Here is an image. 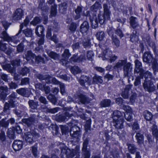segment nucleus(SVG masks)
<instances>
[{"instance_id": "nucleus-49", "label": "nucleus", "mask_w": 158, "mask_h": 158, "mask_svg": "<svg viewBox=\"0 0 158 158\" xmlns=\"http://www.w3.org/2000/svg\"><path fill=\"white\" fill-rule=\"evenodd\" d=\"M71 55V54L69 52V50L68 49H65L62 54V58L65 59H68Z\"/></svg>"}, {"instance_id": "nucleus-40", "label": "nucleus", "mask_w": 158, "mask_h": 158, "mask_svg": "<svg viewBox=\"0 0 158 158\" xmlns=\"http://www.w3.org/2000/svg\"><path fill=\"white\" fill-rule=\"evenodd\" d=\"M47 98L53 104H55L56 103L57 99L54 95L50 94Z\"/></svg>"}, {"instance_id": "nucleus-53", "label": "nucleus", "mask_w": 158, "mask_h": 158, "mask_svg": "<svg viewBox=\"0 0 158 158\" xmlns=\"http://www.w3.org/2000/svg\"><path fill=\"white\" fill-rule=\"evenodd\" d=\"M29 22V19L28 17H26L24 21V22L22 23L20 25V29L19 31L21 32V30L23 26H26L28 24Z\"/></svg>"}, {"instance_id": "nucleus-24", "label": "nucleus", "mask_w": 158, "mask_h": 158, "mask_svg": "<svg viewBox=\"0 0 158 158\" xmlns=\"http://www.w3.org/2000/svg\"><path fill=\"white\" fill-rule=\"evenodd\" d=\"M47 53L49 57L54 60H57L59 59V55L54 52L47 50Z\"/></svg>"}, {"instance_id": "nucleus-50", "label": "nucleus", "mask_w": 158, "mask_h": 158, "mask_svg": "<svg viewBox=\"0 0 158 158\" xmlns=\"http://www.w3.org/2000/svg\"><path fill=\"white\" fill-rule=\"evenodd\" d=\"M103 8L104 14L106 15V18H108L109 17V9L107 4L106 3L104 4L103 5Z\"/></svg>"}, {"instance_id": "nucleus-11", "label": "nucleus", "mask_w": 158, "mask_h": 158, "mask_svg": "<svg viewBox=\"0 0 158 158\" xmlns=\"http://www.w3.org/2000/svg\"><path fill=\"white\" fill-rule=\"evenodd\" d=\"M23 15V10L21 9H18L16 10L14 13L12 19L15 20H18L20 19Z\"/></svg>"}, {"instance_id": "nucleus-52", "label": "nucleus", "mask_w": 158, "mask_h": 158, "mask_svg": "<svg viewBox=\"0 0 158 158\" xmlns=\"http://www.w3.org/2000/svg\"><path fill=\"white\" fill-rule=\"evenodd\" d=\"M38 8L41 10L42 11L46 12L47 10V8L45 6L44 2H40L39 4Z\"/></svg>"}, {"instance_id": "nucleus-12", "label": "nucleus", "mask_w": 158, "mask_h": 158, "mask_svg": "<svg viewBox=\"0 0 158 158\" xmlns=\"http://www.w3.org/2000/svg\"><path fill=\"white\" fill-rule=\"evenodd\" d=\"M127 62V59L124 60H119L114 66V69L115 70H121Z\"/></svg>"}, {"instance_id": "nucleus-17", "label": "nucleus", "mask_w": 158, "mask_h": 158, "mask_svg": "<svg viewBox=\"0 0 158 158\" xmlns=\"http://www.w3.org/2000/svg\"><path fill=\"white\" fill-rule=\"evenodd\" d=\"M135 138L138 144L141 145L144 143V136L143 134L140 131H138L136 133Z\"/></svg>"}, {"instance_id": "nucleus-30", "label": "nucleus", "mask_w": 158, "mask_h": 158, "mask_svg": "<svg viewBox=\"0 0 158 158\" xmlns=\"http://www.w3.org/2000/svg\"><path fill=\"white\" fill-rule=\"evenodd\" d=\"M143 116L144 119L147 121H151L152 119L153 115L151 112L148 110H146Z\"/></svg>"}, {"instance_id": "nucleus-60", "label": "nucleus", "mask_w": 158, "mask_h": 158, "mask_svg": "<svg viewBox=\"0 0 158 158\" xmlns=\"http://www.w3.org/2000/svg\"><path fill=\"white\" fill-rule=\"evenodd\" d=\"M132 129L133 130H138L140 128L138 121H135L132 125Z\"/></svg>"}, {"instance_id": "nucleus-29", "label": "nucleus", "mask_w": 158, "mask_h": 158, "mask_svg": "<svg viewBox=\"0 0 158 158\" xmlns=\"http://www.w3.org/2000/svg\"><path fill=\"white\" fill-rule=\"evenodd\" d=\"M137 31L136 30H133V32L130 35V40L132 42H136L138 40V37L137 35Z\"/></svg>"}, {"instance_id": "nucleus-35", "label": "nucleus", "mask_w": 158, "mask_h": 158, "mask_svg": "<svg viewBox=\"0 0 158 158\" xmlns=\"http://www.w3.org/2000/svg\"><path fill=\"white\" fill-rule=\"evenodd\" d=\"M96 36L98 40L101 41L103 40L105 38V34L104 32L101 31L97 33L96 35Z\"/></svg>"}, {"instance_id": "nucleus-38", "label": "nucleus", "mask_w": 158, "mask_h": 158, "mask_svg": "<svg viewBox=\"0 0 158 158\" xmlns=\"http://www.w3.org/2000/svg\"><path fill=\"white\" fill-rule=\"evenodd\" d=\"M71 72L74 75L76 74L81 72V70L77 66H74L70 69Z\"/></svg>"}, {"instance_id": "nucleus-10", "label": "nucleus", "mask_w": 158, "mask_h": 158, "mask_svg": "<svg viewBox=\"0 0 158 158\" xmlns=\"http://www.w3.org/2000/svg\"><path fill=\"white\" fill-rule=\"evenodd\" d=\"M129 19L130 27L133 30H135L136 28L139 26L137 18L135 17L132 16L130 17Z\"/></svg>"}, {"instance_id": "nucleus-6", "label": "nucleus", "mask_w": 158, "mask_h": 158, "mask_svg": "<svg viewBox=\"0 0 158 158\" xmlns=\"http://www.w3.org/2000/svg\"><path fill=\"white\" fill-rule=\"evenodd\" d=\"M89 140L85 139L83 143L82 147L81 149V155H78L76 156L74 158H89L90 156V150L88 148Z\"/></svg>"}, {"instance_id": "nucleus-1", "label": "nucleus", "mask_w": 158, "mask_h": 158, "mask_svg": "<svg viewBox=\"0 0 158 158\" xmlns=\"http://www.w3.org/2000/svg\"><path fill=\"white\" fill-rule=\"evenodd\" d=\"M115 102L125 111V113H122L119 110H115L112 115L113 125L116 129L114 134H116L119 138L121 139L125 137V135L124 130H121L124 128L123 124L125 122L124 117L127 121H132L133 120V110L130 106L124 105L125 101L121 97L116 98Z\"/></svg>"}, {"instance_id": "nucleus-13", "label": "nucleus", "mask_w": 158, "mask_h": 158, "mask_svg": "<svg viewBox=\"0 0 158 158\" xmlns=\"http://www.w3.org/2000/svg\"><path fill=\"white\" fill-rule=\"evenodd\" d=\"M28 104L30 108V111L33 112L35 110H37V107L39 106L38 102L30 100L28 102Z\"/></svg>"}, {"instance_id": "nucleus-57", "label": "nucleus", "mask_w": 158, "mask_h": 158, "mask_svg": "<svg viewBox=\"0 0 158 158\" xmlns=\"http://www.w3.org/2000/svg\"><path fill=\"white\" fill-rule=\"evenodd\" d=\"M40 18L35 17L34 19L31 22L30 24L34 26H35L37 24L40 23Z\"/></svg>"}, {"instance_id": "nucleus-31", "label": "nucleus", "mask_w": 158, "mask_h": 158, "mask_svg": "<svg viewBox=\"0 0 158 158\" xmlns=\"http://www.w3.org/2000/svg\"><path fill=\"white\" fill-rule=\"evenodd\" d=\"M109 17L106 18V15L103 14V15H101L98 16V19L99 23L101 24H105L108 21Z\"/></svg>"}, {"instance_id": "nucleus-9", "label": "nucleus", "mask_w": 158, "mask_h": 158, "mask_svg": "<svg viewBox=\"0 0 158 158\" xmlns=\"http://www.w3.org/2000/svg\"><path fill=\"white\" fill-rule=\"evenodd\" d=\"M61 153L63 154H64L68 158L73 157L75 153V150H71L65 147H61Z\"/></svg>"}, {"instance_id": "nucleus-23", "label": "nucleus", "mask_w": 158, "mask_h": 158, "mask_svg": "<svg viewBox=\"0 0 158 158\" xmlns=\"http://www.w3.org/2000/svg\"><path fill=\"white\" fill-rule=\"evenodd\" d=\"M35 56L31 51L29 50L27 51L25 54V58L27 60L33 61V60L35 58Z\"/></svg>"}, {"instance_id": "nucleus-48", "label": "nucleus", "mask_w": 158, "mask_h": 158, "mask_svg": "<svg viewBox=\"0 0 158 158\" xmlns=\"http://www.w3.org/2000/svg\"><path fill=\"white\" fill-rule=\"evenodd\" d=\"M48 75H44L38 74L35 75V77L40 80H45L47 83V79L48 78Z\"/></svg>"}, {"instance_id": "nucleus-64", "label": "nucleus", "mask_w": 158, "mask_h": 158, "mask_svg": "<svg viewBox=\"0 0 158 158\" xmlns=\"http://www.w3.org/2000/svg\"><path fill=\"white\" fill-rule=\"evenodd\" d=\"M29 72V69L25 67L23 68L20 72V73L21 74L23 75V76L25 75L27 73H28Z\"/></svg>"}, {"instance_id": "nucleus-42", "label": "nucleus", "mask_w": 158, "mask_h": 158, "mask_svg": "<svg viewBox=\"0 0 158 158\" xmlns=\"http://www.w3.org/2000/svg\"><path fill=\"white\" fill-rule=\"evenodd\" d=\"M15 133V131L13 127L12 128H10L8 129L7 134L8 137L10 139H14V138Z\"/></svg>"}, {"instance_id": "nucleus-37", "label": "nucleus", "mask_w": 158, "mask_h": 158, "mask_svg": "<svg viewBox=\"0 0 158 158\" xmlns=\"http://www.w3.org/2000/svg\"><path fill=\"white\" fill-rule=\"evenodd\" d=\"M31 152L34 156L35 157H37L39 154V152H38L37 150V146L36 144H35L32 146L31 148Z\"/></svg>"}, {"instance_id": "nucleus-19", "label": "nucleus", "mask_w": 158, "mask_h": 158, "mask_svg": "<svg viewBox=\"0 0 158 158\" xmlns=\"http://www.w3.org/2000/svg\"><path fill=\"white\" fill-rule=\"evenodd\" d=\"M89 28V25L87 22L84 21L80 27V31L82 33H86Z\"/></svg>"}, {"instance_id": "nucleus-59", "label": "nucleus", "mask_w": 158, "mask_h": 158, "mask_svg": "<svg viewBox=\"0 0 158 158\" xmlns=\"http://www.w3.org/2000/svg\"><path fill=\"white\" fill-rule=\"evenodd\" d=\"M35 61L37 63H42L44 64L45 61L44 60V59L40 56H38L36 57L35 56Z\"/></svg>"}, {"instance_id": "nucleus-43", "label": "nucleus", "mask_w": 158, "mask_h": 158, "mask_svg": "<svg viewBox=\"0 0 158 158\" xmlns=\"http://www.w3.org/2000/svg\"><path fill=\"white\" fill-rule=\"evenodd\" d=\"M93 83L94 84L101 83L102 82L101 77L96 75L93 77Z\"/></svg>"}, {"instance_id": "nucleus-45", "label": "nucleus", "mask_w": 158, "mask_h": 158, "mask_svg": "<svg viewBox=\"0 0 158 158\" xmlns=\"http://www.w3.org/2000/svg\"><path fill=\"white\" fill-rule=\"evenodd\" d=\"M110 4H111V6L115 10L117 9L119 7L118 2L115 0H110L109 2V5Z\"/></svg>"}, {"instance_id": "nucleus-27", "label": "nucleus", "mask_w": 158, "mask_h": 158, "mask_svg": "<svg viewBox=\"0 0 158 158\" xmlns=\"http://www.w3.org/2000/svg\"><path fill=\"white\" fill-rule=\"evenodd\" d=\"M112 44L114 48H118L120 46V41L116 37H115L112 36Z\"/></svg>"}, {"instance_id": "nucleus-32", "label": "nucleus", "mask_w": 158, "mask_h": 158, "mask_svg": "<svg viewBox=\"0 0 158 158\" xmlns=\"http://www.w3.org/2000/svg\"><path fill=\"white\" fill-rule=\"evenodd\" d=\"M26 42V41L23 40L17 46L16 50L18 52H23L25 46L24 44Z\"/></svg>"}, {"instance_id": "nucleus-21", "label": "nucleus", "mask_w": 158, "mask_h": 158, "mask_svg": "<svg viewBox=\"0 0 158 158\" xmlns=\"http://www.w3.org/2000/svg\"><path fill=\"white\" fill-rule=\"evenodd\" d=\"M82 7L80 6H78L75 10L74 11L76 13V15L74 16L75 20H77L80 18L82 14Z\"/></svg>"}, {"instance_id": "nucleus-41", "label": "nucleus", "mask_w": 158, "mask_h": 158, "mask_svg": "<svg viewBox=\"0 0 158 158\" xmlns=\"http://www.w3.org/2000/svg\"><path fill=\"white\" fill-rule=\"evenodd\" d=\"M27 89L22 88L16 90L17 93L25 97L27 96Z\"/></svg>"}, {"instance_id": "nucleus-33", "label": "nucleus", "mask_w": 158, "mask_h": 158, "mask_svg": "<svg viewBox=\"0 0 158 158\" xmlns=\"http://www.w3.org/2000/svg\"><path fill=\"white\" fill-rule=\"evenodd\" d=\"M59 82L55 78L52 77L49 75L47 79V83L48 84L53 83L55 84H58Z\"/></svg>"}, {"instance_id": "nucleus-5", "label": "nucleus", "mask_w": 158, "mask_h": 158, "mask_svg": "<svg viewBox=\"0 0 158 158\" xmlns=\"http://www.w3.org/2000/svg\"><path fill=\"white\" fill-rule=\"evenodd\" d=\"M21 33V31H19L18 33L14 36L12 37L9 36L6 31L0 34V37L3 39L4 41L10 43V44L13 47L15 46V44H16L19 41L18 39H16V36H18Z\"/></svg>"}, {"instance_id": "nucleus-25", "label": "nucleus", "mask_w": 158, "mask_h": 158, "mask_svg": "<svg viewBox=\"0 0 158 158\" xmlns=\"http://www.w3.org/2000/svg\"><path fill=\"white\" fill-rule=\"evenodd\" d=\"M91 119H89L86 121L85 125V133L90 134L91 133Z\"/></svg>"}, {"instance_id": "nucleus-46", "label": "nucleus", "mask_w": 158, "mask_h": 158, "mask_svg": "<svg viewBox=\"0 0 158 158\" xmlns=\"http://www.w3.org/2000/svg\"><path fill=\"white\" fill-rule=\"evenodd\" d=\"M56 5L54 4L52 6L51 9V15L52 16H55L56 14Z\"/></svg>"}, {"instance_id": "nucleus-36", "label": "nucleus", "mask_w": 158, "mask_h": 158, "mask_svg": "<svg viewBox=\"0 0 158 158\" xmlns=\"http://www.w3.org/2000/svg\"><path fill=\"white\" fill-rule=\"evenodd\" d=\"M67 5L65 3L61 4L59 5V11L61 13L64 14L67 10Z\"/></svg>"}, {"instance_id": "nucleus-47", "label": "nucleus", "mask_w": 158, "mask_h": 158, "mask_svg": "<svg viewBox=\"0 0 158 158\" xmlns=\"http://www.w3.org/2000/svg\"><path fill=\"white\" fill-rule=\"evenodd\" d=\"M3 68L5 70L9 71L10 72H13L14 70V67L13 65L11 66L10 64H7L5 65L4 67Z\"/></svg>"}, {"instance_id": "nucleus-2", "label": "nucleus", "mask_w": 158, "mask_h": 158, "mask_svg": "<svg viewBox=\"0 0 158 158\" xmlns=\"http://www.w3.org/2000/svg\"><path fill=\"white\" fill-rule=\"evenodd\" d=\"M135 68L134 73H139V76H137L135 80L134 85L137 86L141 84V79H143L145 77L146 75H149L150 72L147 71H145L142 68V64L141 62L138 60H136L135 61Z\"/></svg>"}, {"instance_id": "nucleus-28", "label": "nucleus", "mask_w": 158, "mask_h": 158, "mask_svg": "<svg viewBox=\"0 0 158 158\" xmlns=\"http://www.w3.org/2000/svg\"><path fill=\"white\" fill-rule=\"evenodd\" d=\"M158 14L157 13H156V14H155V17L153 19V20L152 22V26L154 27V36L155 39L156 38V32L157 29V28L156 27V22L157 19L158 17Z\"/></svg>"}, {"instance_id": "nucleus-22", "label": "nucleus", "mask_w": 158, "mask_h": 158, "mask_svg": "<svg viewBox=\"0 0 158 158\" xmlns=\"http://www.w3.org/2000/svg\"><path fill=\"white\" fill-rule=\"evenodd\" d=\"M131 64L130 63H127L123 68L124 74L125 76H128L129 75V70L131 68Z\"/></svg>"}, {"instance_id": "nucleus-8", "label": "nucleus", "mask_w": 158, "mask_h": 158, "mask_svg": "<svg viewBox=\"0 0 158 158\" xmlns=\"http://www.w3.org/2000/svg\"><path fill=\"white\" fill-rule=\"evenodd\" d=\"M73 101L75 103H80L83 104H87L89 102V100L85 96L81 94H78Z\"/></svg>"}, {"instance_id": "nucleus-39", "label": "nucleus", "mask_w": 158, "mask_h": 158, "mask_svg": "<svg viewBox=\"0 0 158 158\" xmlns=\"http://www.w3.org/2000/svg\"><path fill=\"white\" fill-rule=\"evenodd\" d=\"M129 152L131 154H134L136 152V148L134 144H129L128 146Z\"/></svg>"}, {"instance_id": "nucleus-20", "label": "nucleus", "mask_w": 158, "mask_h": 158, "mask_svg": "<svg viewBox=\"0 0 158 158\" xmlns=\"http://www.w3.org/2000/svg\"><path fill=\"white\" fill-rule=\"evenodd\" d=\"M44 30V27L42 25L38 26L35 28V33L39 37L44 36L43 34Z\"/></svg>"}, {"instance_id": "nucleus-16", "label": "nucleus", "mask_w": 158, "mask_h": 158, "mask_svg": "<svg viewBox=\"0 0 158 158\" xmlns=\"http://www.w3.org/2000/svg\"><path fill=\"white\" fill-rule=\"evenodd\" d=\"M151 129L153 137L156 139V143H158V129L157 126L153 124Z\"/></svg>"}, {"instance_id": "nucleus-14", "label": "nucleus", "mask_w": 158, "mask_h": 158, "mask_svg": "<svg viewBox=\"0 0 158 158\" xmlns=\"http://www.w3.org/2000/svg\"><path fill=\"white\" fill-rule=\"evenodd\" d=\"M35 115H32L28 118H25L22 120V122L29 126L32 125L35 121Z\"/></svg>"}, {"instance_id": "nucleus-55", "label": "nucleus", "mask_w": 158, "mask_h": 158, "mask_svg": "<svg viewBox=\"0 0 158 158\" xmlns=\"http://www.w3.org/2000/svg\"><path fill=\"white\" fill-rule=\"evenodd\" d=\"M101 6V4L98 2H96L91 7V10L94 11H96Z\"/></svg>"}, {"instance_id": "nucleus-62", "label": "nucleus", "mask_w": 158, "mask_h": 158, "mask_svg": "<svg viewBox=\"0 0 158 158\" xmlns=\"http://www.w3.org/2000/svg\"><path fill=\"white\" fill-rule=\"evenodd\" d=\"M82 44L85 48L89 47L90 46V43L88 39H84L83 40Z\"/></svg>"}, {"instance_id": "nucleus-3", "label": "nucleus", "mask_w": 158, "mask_h": 158, "mask_svg": "<svg viewBox=\"0 0 158 158\" xmlns=\"http://www.w3.org/2000/svg\"><path fill=\"white\" fill-rule=\"evenodd\" d=\"M74 122V121H73L69 123V126L71 127L70 134L72 138L75 140V141L78 142L80 139L81 134L79 127L75 125L73 126V123Z\"/></svg>"}, {"instance_id": "nucleus-44", "label": "nucleus", "mask_w": 158, "mask_h": 158, "mask_svg": "<svg viewBox=\"0 0 158 158\" xmlns=\"http://www.w3.org/2000/svg\"><path fill=\"white\" fill-rule=\"evenodd\" d=\"M77 26L76 23L72 22L69 26V30L72 32H74L76 30Z\"/></svg>"}, {"instance_id": "nucleus-26", "label": "nucleus", "mask_w": 158, "mask_h": 158, "mask_svg": "<svg viewBox=\"0 0 158 158\" xmlns=\"http://www.w3.org/2000/svg\"><path fill=\"white\" fill-rule=\"evenodd\" d=\"M15 102L14 100L9 99L8 103L6 102L5 104L4 110H5L10 107H14L15 106Z\"/></svg>"}, {"instance_id": "nucleus-58", "label": "nucleus", "mask_w": 158, "mask_h": 158, "mask_svg": "<svg viewBox=\"0 0 158 158\" xmlns=\"http://www.w3.org/2000/svg\"><path fill=\"white\" fill-rule=\"evenodd\" d=\"M115 33L121 38L123 37L124 35L122 30L120 28L117 29L115 31Z\"/></svg>"}, {"instance_id": "nucleus-15", "label": "nucleus", "mask_w": 158, "mask_h": 158, "mask_svg": "<svg viewBox=\"0 0 158 158\" xmlns=\"http://www.w3.org/2000/svg\"><path fill=\"white\" fill-rule=\"evenodd\" d=\"M143 57V61L148 63L152 61L153 56L150 52H146L144 53Z\"/></svg>"}, {"instance_id": "nucleus-56", "label": "nucleus", "mask_w": 158, "mask_h": 158, "mask_svg": "<svg viewBox=\"0 0 158 158\" xmlns=\"http://www.w3.org/2000/svg\"><path fill=\"white\" fill-rule=\"evenodd\" d=\"M152 68L154 72L158 70V63L157 61H154L152 64Z\"/></svg>"}, {"instance_id": "nucleus-18", "label": "nucleus", "mask_w": 158, "mask_h": 158, "mask_svg": "<svg viewBox=\"0 0 158 158\" xmlns=\"http://www.w3.org/2000/svg\"><path fill=\"white\" fill-rule=\"evenodd\" d=\"M22 142L19 140H16L14 141L12 147L15 151H19L20 150L22 147Z\"/></svg>"}, {"instance_id": "nucleus-51", "label": "nucleus", "mask_w": 158, "mask_h": 158, "mask_svg": "<svg viewBox=\"0 0 158 158\" xmlns=\"http://www.w3.org/2000/svg\"><path fill=\"white\" fill-rule=\"evenodd\" d=\"M23 33L27 37H31L32 35V31L30 29H27L23 31Z\"/></svg>"}, {"instance_id": "nucleus-4", "label": "nucleus", "mask_w": 158, "mask_h": 158, "mask_svg": "<svg viewBox=\"0 0 158 158\" xmlns=\"http://www.w3.org/2000/svg\"><path fill=\"white\" fill-rule=\"evenodd\" d=\"M149 75H146L145 77L144 82L143 84V86L144 89L149 93H152L155 90L156 87L153 84L152 81V74L150 72Z\"/></svg>"}, {"instance_id": "nucleus-61", "label": "nucleus", "mask_w": 158, "mask_h": 158, "mask_svg": "<svg viewBox=\"0 0 158 158\" xmlns=\"http://www.w3.org/2000/svg\"><path fill=\"white\" fill-rule=\"evenodd\" d=\"M29 82V79L28 78L26 77L22 79L20 83L21 85H25L28 84Z\"/></svg>"}, {"instance_id": "nucleus-7", "label": "nucleus", "mask_w": 158, "mask_h": 158, "mask_svg": "<svg viewBox=\"0 0 158 158\" xmlns=\"http://www.w3.org/2000/svg\"><path fill=\"white\" fill-rule=\"evenodd\" d=\"M39 137V134L33 130L25 133V139L26 141L31 143L34 141V139Z\"/></svg>"}, {"instance_id": "nucleus-54", "label": "nucleus", "mask_w": 158, "mask_h": 158, "mask_svg": "<svg viewBox=\"0 0 158 158\" xmlns=\"http://www.w3.org/2000/svg\"><path fill=\"white\" fill-rule=\"evenodd\" d=\"M90 22L91 23L92 27L93 29H96L98 27V21L96 19H94V20H92L90 19Z\"/></svg>"}, {"instance_id": "nucleus-34", "label": "nucleus", "mask_w": 158, "mask_h": 158, "mask_svg": "<svg viewBox=\"0 0 158 158\" xmlns=\"http://www.w3.org/2000/svg\"><path fill=\"white\" fill-rule=\"evenodd\" d=\"M81 81H84L86 83L87 85H89L91 84V79L88 76L84 75H82L81 76Z\"/></svg>"}, {"instance_id": "nucleus-63", "label": "nucleus", "mask_w": 158, "mask_h": 158, "mask_svg": "<svg viewBox=\"0 0 158 158\" xmlns=\"http://www.w3.org/2000/svg\"><path fill=\"white\" fill-rule=\"evenodd\" d=\"M94 56V53L91 51H88L87 53V59L89 60H92V57Z\"/></svg>"}]
</instances>
